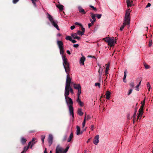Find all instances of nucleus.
<instances>
[{
    "instance_id": "1",
    "label": "nucleus",
    "mask_w": 153,
    "mask_h": 153,
    "mask_svg": "<svg viewBox=\"0 0 153 153\" xmlns=\"http://www.w3.org/2000/svg\"><path fill=\"white\" fill-rule=\"evenodd\" d=\"M63 65L65 68V71L67 74V77L65 83V91H67V87L70 86L71 79L70 77L69 72L70 71V65L68 62L67 58L65 57L63 58Z\"/></svg>"
},
{
    "instance_id": "2",
    "label": "nucleus",
    "mask_w": 153,
    "mask_h": 153,
    "mask_svg": "<svg viewBox=\"0 0 153 153\" xmlns=\"http://www.w3.org/2000/svg\"><path fill=\"white\" fill-rule=\"evenodd\" d=\"M130 11L129 9L127 10L126 11L124 22L120 28V30L122 31L124 27L126 25H129L130 22Z\"/></svg>"
},
{
    "instance_id": "3",
    "label": "nucleus",
    "mask_w": 153,
    "mask_h": 153,
    "mask_svg": "<svg viewBox=\"0 0 153 153\" xmlns=\"http://www.w3.org/2000/svg\"><path fill=\"white\" fill-rule=\"evenodd\" d=\"M69 93L67 91H65L64 95L66 102L68 107L73 106V102L72 99L68 97Z\"/></svg>"
},
{
    "instance_id": "4",
    "label": "nucleus",
    "mask_w": 153,
    "mask_h": 153,
    "mask_svg": "<svg viewBox=\"0 0 153 153\" xmlns=\"http://www.w3.org/2000/svg\"><path fill=\"white\" fill-rule=\"evenodd\" d=\"M103 39L107 42L108 45L111 47L114 46L116 42V39L114 37L111 38L106 37L104 38Z\"/></svg>"
},
{
    "instance_id": "5",
    "label": "nucleus",
    "mask_w": 153,
    "mask_h": 153,
    "mask_svg": "<svg viewBox=\"0 0 153 153\" xmlns=\"http://www.w3.org/2000/svg\"><path fill=\"white\" fill-rule=\"evenodd\" d=\"M47 18L51 23L52 25L58 30H59V28L57 25L58 22L57 21L54 20L52 16L48 13H47Z\"/></svg>"
},
{
    "instance_id": "6",
    "label": "nucleus",
    "mask_w": 153,
    "mask_h": 153,
    "mask_svg": "<svg viewBox=\"0 0 153 153\" xmlns=\"http://www.w3.org/2000/svg\"><path fill=\"white\" fill-rule=\"evenodd\" d=\"M57 44L58 46L59 49L60 50V53L62 55V60L63 61V58L65 57L67 58L64 55V48L63 46V43L61 41H57Z\"/></svg>"
},
{
    "instance_id": "7",
    "label": "nucleus",
    "mask_w": 153,
    "mask_h": 153,
    "mask_svg": "<svg viewBox=\"0 0 153 153\" xmlns=\"http://www.w3.org/2000/svg\"><path fill=\"white\" fill-rule=\"evenodd\" d=\"M69 147L68 146L65 150L62 151L63 149L59 145H57L56 149V153H66L68 151Z\"/></svg>"
},
{
    "instance_id": "8",
    "label": "nucleus",
    "mask_w": 153,
    "mask_h": 153,
    "mask_svg": "<svg viewBox=\"0 0 153 153\" xmlns=\"http://www.w3.org/2000/svg\"><path fill=\"white\" fill-rule=\"evenodd\" d=\"M105 65L106 66V67L105 68V79H107V78L108 74V70L109 69V68L110 67V63H109L107 64H105ZM106 79L105 80V81Z\"/></svg>"
},
{
    "instance_id": "9",
    "label": "nucleus",
    "mask_w": 153,
    "mask_h": 153,
    "mask_svg": "<svg viewBox=\"0 0 153 153\" xmlns=\"http://www.w3.org/2000/svg\"><path fill=\"white\" fill-rule=\"evenodd\" d=\"M78 10L79 13L82 15H85L86 13V11H85L82 7L81 6H78Z\"/></svg>"
},
{
    "instance_id": "10",
    "label": "nucleus",
    "mask_w": 153,
    "mask_h": 153,
    "mask_svg": "<svg viewBox=\"0 0 153 153\" xmlns=\"http://www.w3.org/2000/svg\"><path fill=\"white\" fill-rule=\"evenodd\" d=\"M53 136L51 134H49L48 139V141L49 143V146H50L53 143Z\"/></svg>"
},
{
    "instance_id": "11",
    "label": "nucleus",
    "mask_w": 153,
    "mask_h": 153,
    "mask_svg": "<svg viewBox=\"0 0 153 153\" xmlns=\"http://www.w3.org/2000/svg\"><path fill=\"white\" fill-rule=\"evenodd\" d=\"M68 108L69 110V112L70 115H71L73 118L74 117V108L73 106L69 107Z\"/></svg>"
},
{
    "instance_id": "12",
    "label": "nucleus",
    "mask_w": 153,
    "mask_h": 153,
    "mask_svg": "<svg viewBox=\"0 0 153 153\" xmlns=\"http://www.w3.org/2000/svg\"><path fill=\"white\" fill-rule=\"evenodd\" d=\"M99 135H97L96 136H95L94 138V140L93 141L95 145H97L98 144V143L99 142Z\"/></svg>"
},
{
    "instance_id": "13",
    "label": "nucleus",
    "mask_w": 153,
    "mask_h": 153,
    "mask_svg": "<svg viewBox=\"0 0 153 153\" xmlns=\"http://www.w3.org/2000/svg\"><path fill=\"white\" fill-rule=\"evenodd\" d=\"M81 55H82V57L80 59L79 62L81 65H84V62L85 60V58L84 56H83L82 54V53L81 54Z\"/></svg>"
},
{
    "instance_id": "14",
    "label": "nucleus",
    "mask_w": 153,
    "mask_h": 153,
    "mask_svg": "<svg viewBox=\"0 0 153 153\" xmlns=\"http://www.w3.org/2000/svg\"><path fill=\"white\" fill-rule=\"evenodd\" d=\"M146 98H145L143 101H142L141 102V105L140 106V108L139 109L140 110V112H142V111H143V107L144 105V104L145 102V100Z\"/></svg>"
},
{
    "instance_id": "15",
    "label": "nucleus",
    "mask_w": 153,
    "mask_h": 153,
    "mask_svg": "<svg viewBox=\"0 0 153 153\" xmlns=\"http://www.w3.org/2000/svg\"><path fill=\"white\" fill-rule=\"evenodd\" d=\"M137 80L139 81V84L135 87V90L136 91H138L139 90V87L140 85L141 82L142 81L141 79L140 78H138L137 79Z\"/></svg>"
},
{
    "instance_id": "16",
    "label": "nucleus",
    "mask_w": 153,
    "mask_h": 153,
    "mask_svg": "<svg viewBox=\"0 0 153 153\" xmlns=\"http://www.w3.org/2000/svg\"><path fill=\"white\" fill-rule=\"evenodd\" d=\"M103 68H101V67L99 69L98 72L99 73V80L100 81L101 76L102 74V72L103 71Z\"/></svg>"
},
{
    "instance_id": "17",
    "label": "nucleus",
    "mask_w": 153,
    "mask_h": 153,
    "mask_svg": "<svg viewBox=\"0 0 153 153\" xmlns=\"http://www.w3.org/2000/svg\"><path fill=\"white\" fill-rule=\"evenodd\" d=\"M76 101L79 103L80 106L82 107L84 105V103L83 102L81 101L79 97L77 98Z\"/></svg>"
},
{
    "instance_id": "18",
    "label": "nucleus",
    "mask_w": 153,
    "mask_h": 153,
    "mask_svg": "<svg viewBox=\"0 0 153 153\" xmlns=\"http://www.w3.org/2000/svg\"><path fill=\"white\" fill-rule=\"evenodd\" d=\"M73 85L74 88L75 89L78 90L81 89V86L79 84H77L74 83L73 84Z\"/></svg>"
},
{
    "instance_id": "19",
    "label": "nucleus",
    "mask_w": 153,
    "mask_h": 153,
    "mask_svg": "<svg viewBox=\"0 0 153 153\" xmlns=\"http://www.w3.org/2000/svg\"><path fill=\"white\" fill-rule=\"evenodd\" d=\"M111 94V93L109 91H108L106 92L105 96L107 100H108L110 99Z\"/></svg>"
},
{
    "instance_id": "20",
    "label": "nucleus",
    "mask_w": 153,
    "mask_h": 153,
    "mask_svg": "<svg viewBox=\"0 0 153 153\" xmlns=\"http://www.w3.org/2000/svg\"><path fill=\"white\" fill-rule=\"evenodd\" d=\"M126 3L128 7H131L133 4L132 1L130 0H126Z\"/></svg>"
},
{
    "instance_id": "21",
    "label": "nucleus",
    "mask_w": 153,
    "mask_h": 153,
    "mask_svg": "<svg viewBox=\"0 0 153 153\" xmlns=\"http://www.w3.org/2000/svg\"><path fill=\"white\" fill-rule=\"evenodd\" d=\"M76 134L77 135H79V134H81L82 133V131L80 132V129L79 127L78 126H76Z\"/></svg>"
},
{
    "instance_id": "22",
    "label": "nucleus",
    "mask_w": 153,
    "mask_h": 153,
    "mask_svg": "<svg viewBox=\"0 0 153 153\" xmlns=\"http://www.w3.org/2000/svg\"><path fill=\"white\" fill-rule=\"evenodd\" d=\"M31 143V142H30L28 144V146L27 147L25 146L24 147L23 151L24 152H25L28 149L29 147V146L30 145Z\"/></svg>"
},
{
    "instance_id": "23",
    "label": "nucleus",
    "mask_w": 153,
    "mask_h": 153,
    "mask_svg": "<svg viewBox=\"0 0 153 153\" xmlns=\"http://www.w3.org/2000/svg\"><path fill=\"white\" fill-rule=\"evenodd\" d=\"M67 91L69 92V94H70V91L72 94H74L73 90L71 86L69 87L68 86L67 87Z\"/></svg>"
},
{
    "instance_id": "24",
    "label": "nucleus",
    "mask_w": 153,
    "mask_h": 153,
    "mask_svg": "<svg viewBox=\"0 0 153 153\" xmlns=\"http://www.w3.org/2000/svg\"><path fill=\"white\" fill-rule=\"evenodd\" d=\"M78 114L79 116H82L83 114V112L82 111V109L81 108H79L77 111Z\"/></svg>"
},
{
    "instance_id": "25",
    "label": "nucleus",
    "mask_w": 153,
    "mask_h": 153,
    "mask_svg": "<svg viewBox=\"0 0 153 153\" xmlns=\"http://www.w3.org/2000/svg\"><path fill=\"white\" fill-rule=\"evenodd\" d=\"M26 141L27 140L24 137H22L21 138V141L22 144H25Z\"/></svg>"
},
{
    "instance_id": "26",
    "label": "nucleus",
    "mask_w": 153,
    "mask_h": 153,
    "mask_svg": "<svg viewBox=\"0 0 153 153\" xmlns=\"http://www.w3.org/2000/svg\"><path fill=\"white\" fill-rule=\"evenodd\" d=\"M73 137V133L72 132H71L70 134L68 140V142H70L71 141L72 138Z\"/></svg>"
},
{
    "instance_id": "27",
    "label": "nucleus",
    "mask_w": 153,
    "mask_h": 153,
    "mask_svg": "<svg viewBox=\"0 0 153 153\" xmlns=\"http://www.w3.org/2000/svg\"><path fill=\"white\" fill-rule=\"evenodd\" d=\"M56 7L61 11H62L63 9L64 6L63 5L61 4L57 5Z\"/></svg>"
},
{
    "instance_id": "28",
    "label": "nucleus",
    "mask_w": 153,
    "mask_h": 153,
    "mask_svg": "<svg viewBox=\"0 0 153 153\" xmlns=\"http://www.w3.org/2000/svg\"><path fill=\"white\" fill-rule=\"evenodd\" d=\"M36 140V139L35 138H33L31 142V143L32 142V144L31 145L30 148H32V146L33 145H34V144L36 143V142H34Z\"/></svg>"
},
{
    "instance_id": "29",
    "label": "nucleus",
    "mask_w": 153,
    "mask_h": 153,
    "mask_svg": "<svg viewBox=\"0 0 153 153\" xmlns=\"http://www.w3.org/2000/svg\"><path fill=\"white\" fill-rule=\"evenodd\" d=\"M91 17L93 20H94V21H96L95 17H96V16L95 14H94L92 13H91Z\"/></svg>"
},
{
    "instance_id": "30",
    "label": "nucleus",
    "mask_w": 153,
    "mask_h": 153,
    "mask_svg": "<svg viewBox=\"0 0 153 153\" xmlns=\"http://www.w3.org/2000/svg\"><path fill=\"white\" fill-rule=\"evenodd\" d=\"M138 112H139V114H138L137 116V119H138V118H139V117H141L142 116V115L143 114V111H142V112H140V110L139 109V111H138Z\"/></svg>"
},
{
    "instance_id": "31",
    "label": "nucleus",
    "mask_w": 153,
    "mask_h": 153,
    "mask_svg": "<svg viewBox=\"0 0 153 153\" xmlns=\"http://www.w3.org/2000/svg\"><path fill=\"white\" fill-rule=\"evenodd\" d=\"M127 70H125V71H124V77L123 78V81H124V82H126V80H125V79L126 78V73H127Z\"/></svg>"
},
{
    "instance_id": "32",
    "label": "nucleus",
    "mask_w": 153,
    "mask_h": 153,
    "mask_svg": "<svg viewBox=\"0 0 153 153\" xmlns=\"http://www.w3.org/2000/svg\"><path fill=\"white\" fill-rule=\"evenodd\" d=\"M81 93V89H79L78 90V91L77 93V98L79 97L80 94Z\"/></svg>"
},
{
    "instance_id": "33",
    "label": "nucleus",
    "mask_w": 153,
    "mask_h": 153,
    "mask_svg": "<svg viewBox=\"0 0 153 153\" xmlns=\"http://www.w3.org/2000/svg\"><path fill=\"white\" fill-rule=\"evenodd\" d=\"M71 36L74 39H75L77 36V34L76 33H73L71 34Z\"/></svg>"
},
{
    "instance_id": "34",
    "label": "nucleus",
    "mask_w": 153,
    "mask_h": 153,
    "mask_svg": "<svg viewBox=\"0 0 153 153\" xmlns=\"http://www.w3.org/2000/svg\"><path fill=\"white\" fill-rule=\"evenodd\" d=\"M31 0L32 1V2L34 6L35 7H36L37 5H36V2L37 1H38V0Z\"/></svg>"
},
{
    "instance_id": "35",
    "label": "nucleus",
    "mask_w": 153,
    "mask_h": 153,
    "mask_svg": "<svg viewBox=\"0 0 153 153\" xmlns=\"http://www.w3.org/2000/svg\"><path fill=\"white\" fill-rule=\"evenodd\" d=\"M96 16V17L98 19H100L102 16V14H99L98 13H96L95 14Z\"/></svg>"
},
{
    "instance_id": "36",
    "label": "nucleus",
    "mask_w": 153,
    "mask_h": 153,
    "mask_svg": "<svg viewBox=\"0 0 153 153\" xmlns=\"http://www.w3.org/2000/svg\"><path fill=\"white\" fill-rule=\"evenodd\" d=\"M147 86L148 89L149 91L150 89L151 88V87L149 82H148Z\"/></svg>"
},
{
    "instance_id": "37",
    "label": "nucleus",
    "mask_w": 153,
    "mask_h": 153,
    "mask_svg": "<svg viewBox=\"0 0 153 153\" xmlns=\"http://www.w3.org/2000/svg\"><path fill=\"white\" fill-rule=\"evenodd\" d=\"M77 34L80 35L81 36H82L84 35V33L80 30H78L77 32Z\"/></svg>"
},
{
    "instance_id": "38",
    "label": "nucleus",
    "mask_w": 153,
    "mask_h": 153,
    "mask_svg": "<svg viewBox=\"0 0 153 153\" xmlns=\"http://www.w3.org/2000/svg\"><path fill=\"white\" fill-rule=\"evenodd\" d=\"M66 40L71 41L72 38L70 36H67L65 38Z\"/></svg>"
},
{
    "instance_id": "39",
    "label": "nucleus",
    "mask_w": 153,
    "mask_h": 153,
    "mask_svg": "<svg viewBox=\"0 0 153 153\" xmlns=\"http://www.w3.org/2000/svg\"><path fill=\"white\" fill-rule=\"evenodd\" d=\"M45 138V135H42L41 136V138L42 141V143H44V139Z\"/></svg>"
},
{
    "instance_id": "40",
    "label": "nucleus",
    "mask_w": 153,
    "mask_h": 153,
    "mask_svg": "<svg viewBox=\"0 0 153 153\" xmlns=\"http://www.w3.org/2000/svg\"><path fill=\"white\" fill-rule=\"evenodd\" d=\"M130 85L132 88H134V82H131L130 84Z\"/></svg>"
},
{
    "instance_id": "41",
    "label": "nucleus",
    "mask_w": 153,
    "mask_h": 153,
    "mask_svg": "<svg viewBox=\"0 0 153 153\" xmlns=\"http://www.w3.org/2000/svg\"><path fill=\"white\" fill-rule=\"evenodd\" d=\"M152 44V40L150 39L149 44V46L151 47Z\"/></svg>"
},
{
    "instance_id": "42",
    "label": "nucleus",
    "mask_w": 153,
    "mask_h": 153,
    "mask_svg": "<svg viewBox=\"0 0 153 153\" xmlns=\"http://www.w3.org/2000/svg\"><path fill=\"white\" fill-rule=\"evenodd\" d=\"M144 67H145V68L146 69H148L149 68V66L148 65H147L146 64V63L144 64Z\"/></svg>"
},
{
    "instance_id": "43",
    "label": "nucleus",
    "mask_w": 153,
    "mask_h": 153,
    "mask_svg": "<svg viewBox=\"0 0 153 153\" xmlns=\"http://www.w3.org/2000/svg\"><path fill=\"white\" fill-rule=\"evenodd\" d=\"M95 85L96 86H98L99 88H100V84L99 83H95Z\"/></svg>"
},
{
    "instance_id": "44",
    "label": "nucleus",
    "mask_w": 153,
    "mask_h": 153,
    "mask_svg": "<svg viewBox=\"0 0 153 153\" xmlns=\"http://www.w3.org/2000/svg\"><path fill=\"white\" fill-rule=\"evenodd\" d=\"M89 7L91 8H92L94 10L96 11L97 10L96 7H94L93 6L91 5H90Z\"/></svg>"
},
{
    "instance_id": "45",
    "label": "nucleus",
    "mask_w": 153,
    "mask_h": 153,
    "mask_svg": "<svg viewBox=\"0 0 153 153\" xmlns=\"http://www.w3.org/2000/svg\"><path fill=\"white\" fill-rule=\"evenodd\" d=\"M87 118L86 120H88L89 119H91V117L90 115H88L86 117Z\"/></svg>"
},
{
    "instance_id": "46",
    "label": "nucleus",
    "mask_w": 153,
    "mask_h": 153,
    "mask_svg": "<svg viewBox=\"0 0 153 153\" xmlns=\"http://www.w3.org/2000/svg\"><path fill=\"white\" fill-rule=\"evenodd\" d=\"M75 24L76 25H79V26H80V27H82V25L80 23H79L78 22H76L75 23Z\"/></svg>"
},
{
    "instance_id": "47",
    "label": "nucleus",
    "mask_w": 153,
    "mask_h": 153,
    "mask_svg": "<svg viewBox=\"0 0 153 153\" xmlns=\"http://www.w3.org/2000/svg\"><path fill=\"white\" fill-rule=\"evenodd\" d=\"M132 89H130L128 93V95H130L132 93Z\"/></svg>"
},
{
    "instance_id": "48",
    "label": "nucleus",
    "mask_w": 153,
    "mask_h": 153,
    "mask_svg": "<svg viewBox=\"0 0 153 153\" xmlns=\"http://www.w3.org/2000/svg\"><path fill=\"white\" fill-rule=\"evenodd\" d=\"M86 122H85V120H83L82 123V128H83L85 126Z\"/></svg>"
},
{
    "instance_id": "49",
    "label": "nucleus",
    "mask_w": 153,
    "mask_h": 153,
    "mask_svg": "<svg viewBox=\"0 0 153 153\" xmlns=\"http://www.w3.org/2000/svg\"><path fill=\"white\" fill-rule=\"evenodd\" d=\"M136 112H137V111L135 110L134 111V113L133 116L134 118V119H135V118L136 116Z\"/></svg>"
},
{
    "instance_id": "50",
    "label": "nucleus",
    "mask_w": 153,
    "mask_h": 153,
    "mask_svg": "<svg viewBox=\"0 0 153 153\" xmlns=\"http://www.w3.org/2000/svg\"><path fill=\"white\" fill-rule=\"evenodd\" d=\"M19 0H13V4H15L16 3H17Z\"/></svg>"
},
{
    "instance_id": "51",
    "label": "nucleus",
    "mask_w": 153,
    "mask_h": 153,
    "mask_svg": "<svg viewBox=\"0 0 153 153\" xmlns=\"http://www.w3.org/2000/svg\"><path fill=\"white\" fill-rule=\"evenodd\" d=\"M90 128L91 130L92 131H93L94 129V126L93 125H91V126L90 127Z\"/></svg>"
},
{
    "instance_id": "52",
    "label": "nucleus",
    "mask_w": 153,
    "mask_h": 153,
    "mask_svg": "<svg viewBox=\"0 0 153 153\" xmlns=\"http://www.w3.org/2000/svg\"><path fill=\"white\" fill-rule=\"evenodd\" d=\"M79 46V45L78 44H74L73 45L74 47L75 48H78Z\"/></svg>"
},
{
    "instance_id": "53",
    "label": "nucleus",
    "mask_w": 153,
    "mask_h": 153,
    "mask_svg": "<svg viewBox=\"0 0 153 153\" xmlns=\"http://www.w3.org/2000/svg\"><path fill=\"white\" fill-rule=\"evenodd\" d=\"M81 27H82L81 30H82V32L84 33L85 32V29L82 26Z\"/></svg>"
},
{
    "instance_id": "54",
    "label": "nucleus",
    "mask_w": 153,
    "mask_h": 153,
    "mask_svg": "<svg viewBox=\"0 0 153 153\" xmlns=\"http://www.w3.org/2000/svg\"><path fill=\"white\" fill-rule=\"evenodd\" d=\"M75 28V27L74 25H72L71 27V29L72 30L74 29Z\"/></svg>"
},
{
    "instance_id": "55",
    "label": "nucleus",
    "mask_w": 153,
    "mask_h": 153,
    "mask_svg": "<svg viewBox=\"0 0 153 153\" xmlns=\"http://www.w3.org/2000/svg\"><path fill=\"white\" fill-rule=\"evenodd\" d=\"M151 4L150 3H148L147 4V5L146 6V8H147L148 7H150L151 6Z\"/></svg>"
},
{
    "instance_id": "56",
    "label": "nucleus",
    "mask_w": 153,
    "mask_h": 153,
    "mask_svg": "<svg viewBox=\"0 0 153 153\" xmlns=\"http://www.w3.org/2000/svg\"><path fill=\"white\" fill-rule=\"evenodd\" d=\"M71 41L73 43H75L76 42V41L74 39H71Z\"/></svg>"
},
{
    "instance_id": "57",
    "label": "nucleus",
    "mask_w": 153,
    "mask_h": 153,
    "mask_svg": "<svg viewBox=\"0 0 153 153\" xmlns=\"http://www.w3.org/2000/svg\"><path fill=\"white\" fill-rule=\"evenodd\" d=\"M93 25L91 24V23H89L88 24V26L89 28H90L92 25Z\"/></svg>"
},
{
    "instance_id": "58",
    "label": "nucleus",
    "mask_w": 153,
    "mask_h": 153,
    "mask_svg": "<svg viewBox=\"0 0 153 153\" xmlns=\"http://www.w3.org/2000/svg\"><path fill=\"white\" fill-rule=\"evenodd\" d=\"M67 137V135H66L64 136L63 140V141L65 140H66Z\"/></svg>"
},
{
    "instance_id": "59",
    "label": "nucleus",
    "mask_w": 153,
    "mask_h": 153,
    "mask_svg": "<svg viewBox=\"0 0 153 153\" xmlns=\"http://www.w3.org/2000/svg\"><path fill=\"white\" fill-rule=\"evenodd\" d=\"M86 118H87V117H86V114L85 113V117L84 118V120H85V122H86Z\"/></svg>"
},
{
    "instance_id": "60",
    "label": "nucleus",
    "mask_w": 153,
    "mask_h": 153,
    "mask_svg": "<svg viewBox=\"0 0 153 153\" xmlns=\"http://www.w3.org/2000/svg\"><path fill=\"white\" fill-rule=\"evenodd\" d=\"M75 39H77L78 40H80V37H78L77 36V37H76Z\"/></svg>"
},
{
    "instance_id": "61",
    "label": "nucleus",
    "mask_w": 153,
    "mask_h": 153,
    "mask_svg": "<svg viewBox=\"0 0 153 153\" xmlns=\"http://www.w3.org/2000/svg\"><path fill=\"white\" fill-rule=\"evenodd\" d=\"M67 53L69 55H70L71 54V53L69 50H67Z\"/></svg>"
},
{
    "instance_id": "62",
    "label": "nucleus",
    "mask_w": 153,
    "mask_h": 153,
    "mask_svg": "<svg viewBox=\"0 0 153 153\" xmlns=\"http://www.w3.org/2000/svg\"><path fill=\"white\" fill-rule=\"evenodd\" d=\"M44 153H48L47 149L46 148H45L44 151Z\"/></svg>"
},
{
    "instance_id": "63",
    "label": "nucleus",
    "mask_w": 153,
    "mask_h": 153,
    "mask_svg": "<svg viewBox=\"0 0 153 153\" xmlns=\"http://www.w3.org/2000/svg\"><path fill=\"white\" fill-rule=\"evenodd\" d=\"M95 22V21H94V20H93V21L91 22V24L93 25H94V23Z\"/></svg>"
},
{
    "instance_id": "64",
    "label": "nucleus",
    "mask_w": 153,
    "mask_h": 153,
    "mask_svg": "<svg viewBox=\"0 0 153 153\" xmlns=\"http://www.w3.org/2000/svg\"><path fill=\"white\" fill-rule=\"evenodd\" d=\"M97 65L100 68L101 67V65L100 64L98 63L97 64Z\"/></svg>"
}]
</instances>
